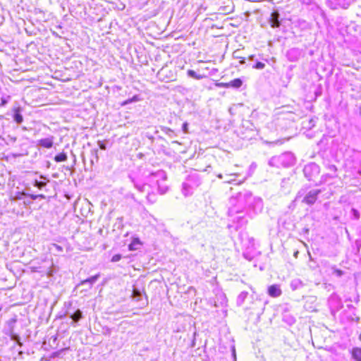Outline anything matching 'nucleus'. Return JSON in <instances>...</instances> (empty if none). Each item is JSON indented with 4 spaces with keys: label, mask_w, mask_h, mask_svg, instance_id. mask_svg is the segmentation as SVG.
I'll return each instance as SVG.
<instances>
[{
    "label": "nucleus",
    "mask_w": 361,
    "mask_h": 361,
    "mask_svg": "<svg viewBox=\"0 0 361 361\" xmlns=\"http://www.w3.org/2000/svg\"><path fill=\"white\" fill-rule=\"evenodd\" d=\"M237 201L239 207L233 206L228 209V215L232 216L235 213L241 212V208L247 207L250 209L252 210L255 213H260L264 208L263 200L261 197H255L249 191L240 192L238 194L236 197H232L230 202L233 204Z\"/></svg>",
    "instance_id": "f257e3e1"
},
{
    "label": "nucleus",
    "mask_w": 361,
    "mask_h": 361,
    "mask_svg": "<svg viewBox=\"0 0 361 361\" xmlns=\"http://www.w3.org/2000/svg\"><path fill=\"white\" fill-rule=\"evenodd\" d=\"M295 163V157L291 152H285L279 156L272 157L269 161V164L271 166L289 167Z\"/></svg>",
    "instance_id": "f03ea898"
},
{
    "label": "nucleus",
    "mask_w": 361,
    "mask_h": 361,
    "mask_svg": "<svg viewBox=\"0 0 361 361\" xmlns=\"http://www.w3.org/2000/svg\"><path fill=\"white\" fill-rule=\"evenodd\" d=\"M201 183L200 178L196 173L188 175L186 180L183 183L182 192L185 196L191 195L195 188Z\"/></svg>",
    "instance_id": "7ed1b4c3"
},
{
    "label": "nucleus",
    "mask_w": 361,
    "mask_h": 361,
    "mask_svg": "<svg viewBox=\"0 0 361 361\" xmlns=\"http://www.w3.org/2000/svg\"><path fill=\"white\" fill-rule=\"evenodd\" d=\"M152 176L154 177L157 180L158 190L160 194H165L168 190L166 185L164 184V182L166 180V174L164 171H158L155 173H152Z\"/></svg>",
    "instance_id": "20e7f679"
},
{
    "label": "nucleus",
    "mask_w": 361,
    "mask_h": 361,
    "mask_svg": "<svg viewBox=\"0 0 361 361\" xmlns=\"http://www.w3.org/2000/svg\"><path fill=\"white\" fill-rule=\"evenodd\" d=\"M68 307L65 311L64 313L61 314L59 315V318L63 319L66 316H69V317L72 319V324L77 323L82 317V312L80 310L78 309L76 310H73L71 308V303L68 304Z\"/></svg>",
    "instance_id": "39448f33"
},
{
    "label": "nucleus",
    "mask_w": 361,
    "mask_h": 361,
    "mask_svg": "<svg viewBox=\"0 0 361 361\" xmlns=\"http://www.w3.org/2000/svg\"><path fill=\"white\" fill-rule=\"evenodd\" d=\"M320 171L319 166L315 163H310L305 166L303 172L305 177L309 180H312Z\"/></svg>",
    "instance_id": "423d86ee"
},
{
    "label": "nucleus",
    "mask_w": 361,
    "mask_h": 361,
    "mask_svg": "<svg viewBox=\"0 0 361 361\" xmlns=\"http://www.w3.org/2000/svg\"><path fill=\"white\" fill-rule=\"evenodd\" d=\"M320 192L321 190L319 189H312L305 195L302 202L308 205H312L317 201Z\"/></svg>",
    "instance_id": "0eeeda50"
},
{
    "label": "nucleus",
    "mask_w": 361,
    "mask_h": 361,
    "mask_svg": "<svg viewBox=\"0 0 361 361\" xmlns=\"http://www.w3.org/2000/svg\"><path fill=\"white\" fill-rule=\"evenodd\" d=\"M269 23L272 28L279 27L281 25L280 14L278 11H274L269 19Z\"/></svg>",
    "instance_id": "6e6552de"
},
{
    "label": "nucleus",
    "mask_w": 361,
    "mask_h": 361,
    "mask_svg": "<svg viewBox=\"0 0 361 361\" xmlns=\"http://www.w3.org/2000/svg\"><path fill=\"white\" fill-rule=\"evenodd\" d=\"M54 144V137L42 138L37 141V145L47 149L51 148Z\"/></svg>",
    "instance_id": "1a4fd4ad"
},
{
    "label": "nucleus",
    "mask_w": 361,
    "mask_h": 361,
    "mask_svg": "<svg viewBox=\"0 0 361 361\" xmlns=\"http://www.w3.org/2000/svg\"><path fill=\"white\" fill-rule=\"evenodd\" d=\"M268 293L271 297L277 298L281 295L282 291L279 285L274 284L268 288Z\"/></svg>",
    "instance_id": "9d476101"
},
{
    "label": "nucleus",
    "mask_w": 361,
    "mask_h": 361,
    "mask_svg": "<svg viewBox=\"0 0 361 361\" xmlns=\"http://www.w3.org/2000/svg\"><path fill=\"white\" fill-rule=\"evenodd\" d=\"M132 298L135 301H137V302H141V304L142 305H145V304H147V301L146 300H143V295H142V292L137 289V288H133V293H132Z\"/></svg>",
    "instance_id": "9b49d317"
},
{
    "label": "nucleus",
    "mask_w": 361,
    "mask_h": 361,
    "mask_svg": "<svg viewBox=\"0 0 361 361\" xmlns=\"http://www.w3.org/2000/svg\"><path fill=\"white\" fill-rule=\"evenodd\" d=\"M142 243L138 238H133L131 243L128 245L129 250L134 251L140 249Z\"/></svg>",
    "instance_id": "f8f14e48"
},
{
    "label": "nucleus",
    "mask_w": 361,
    "mask_h": 361,
    "mask_svg": "<svg viewBox=\"0 0 361 361\" xmlns=\"http://www.w3.org/2000/svg\"><path fill=\"white\" fill-rule=\"evenodd\" d=\"M99 278V274H96L94 276H92L85 280H83L82 281H81L80 284L81 285H85V284H89V287L91 288L92 286L98 280V279Z\"/></svg>",
    "instance_id": "ddd939ff"
},
{
    "label": "nucleus",
    "mask_w": 361,
    "mask_h": 361,
    "mask_svg": "<svg viewBox=\"0 0 361 361\" xmlns=\"http://www.w3.org/2000/svg\"><path fill=\"white\" fill-rule=\"evenodd\" d=\"M20 111L21 110L19 107L14 109L13 119L18 124L21 123L23 121Z\"/></svg>",
    "instance_id": "4468645a"
},
{
    "label": "nucleus",
    "mask_w": 361,
    "mask_h": 361,
    "mask_svg": "<svg viewBox=\"0 0 361 361\" xmlns=\"http://www.w3.org/2000/svg\"><path fill=\"white\" fill-rule=\"evenodd\" d=\"M8 335L9 336L11 340L15 341L19 346L21 347L23 345L20 336L17 334L14 333L12 329L10 330Z\"/></svg>",
    "instance_id": "2eb2a0df"
},
{
    "label": "nucleus",
    "mask_w": 361,
    "mask_h": 361,
    "mask_svg": "<svg viewBox=\"0 0 361 361\" xmlns=\"http://www.w3.org/2000/svg\"><path fill=\"white\" fill-rule=\"evenodd\" d=\"M243 85V81L240 78H236L231 80L225 85V87H232L234 88H239Z\"/></svg>",
    "instance_id": "dca6fc26"
},
{
    "label": "nucleus",
    "mask_w": 361,
    "mask_h": 361,
    "mask_svg": "<svg viewBox=\"0 0 361 361\" xmlns=\"http://www.w3.org/2000/svg\"><path fill=\"white\" fill-rule=\"evenodd\" d=\"M352 357L356 361H361V348H353L351 351Z\"/></svg>",
    "instance_id": "f3484780"
},
{
    "label": "nucleus",
    "mask_w": 361,
    "mask_h": 361,
    "mask_svg": "<svg viewBox=\"0 0 361 361\" xmlns=\"http://www.w3.org/2000/svg\"><path fill=\"white\" fill-rule=\"evenodd\" d=\"M248 293L247 291H242L238 296L236 303L238 306H241L245 299L247 298Z\"/></svg>",
    "instance_id": "a211bd4d"
},
{
    "label": "nucleus",
    "mask_w": 361,
    "mask_h": 361,
    "mask_svg": "<svg viewBox=\"0 0 361 361\" xmlns=\"http://www.w3.org/2000/svg\"><path fill=\"white\" fill-rule=\"evenodd\" d=\"M67 159H68V157H67L66 154L64 152H61L55 156L54 161L56 162H61V161H66Z\"/></svg>",
    "instance_id": "6ab92c4d"
},
{
    "label": "nucleus",
    "mask_w": 361,
    "mask_h": 361,
    "mask_svg": "<svg viewBox=\"0 0 361 361\" xmlns=\"http://www.w3.org/2000/svg\"><path fill=\"white\" fill-rule=\"evenodd\" d=\"M283 320L289 325H292L295 322V319L290 314H284Z\"/></svg>",
    "instance_id": "aec40b11"
},
{
    "label": "nucleus",
    "mask_w": 361,
    "mask_h": 361,
    "mask_svg": "<svg viewBox=\"0 0 361 361\" xmlns=\"http://www.w3.org/2000/svg\"><path fill=\"white\" fill-rule=\"evenodd\" d=\"M187 73L189 77L196 80H200L203 78V75L197 74L196 72L193 70H188Z\"/></svg>",
    "instance_id": "412c9836"
},
{
    "label": "nucleus",
    "mask_w": 361,
    "mask_h": 361,
    "mask_svg": "<svg viewBox=\"0 0 361 361\" xmlns=\"http://www.w3.org/2000/svg\"><path fill=\"white\" fill-rule=\"evenodd\" d=\"M302 286V282L299 279H294L290 283V287L292 290H295Z\"/></svg>",
    "instance_id": "4be33fe9"
},
{
    "label": "nucleus",
    "mask_w": 361,
    "mask_h": 361,
    "mask_svg": "<svg viewBox=\"0 0 361 361\" xmlns=\"http://www.w3.org/2000/svg\"><path fill=\"white\" fill-rule=\"evenodd\" d=\"M243 256L247 260L251 261L255 256V253L252 252V250H246L245 252H243Z\"/></svg>",
    "instance_id": "5701e85b"
},
{
    "label": "nucleus",
    "mask_w": 361,
    "mask_h": 361,
    "mask_svg": "<svg viewBox=\"0 0 361 361\" xmlns=\"http://www.w3.org/2000/svg\"><path fill=\"white\" fill-rule=\"evenodd\" d=\"M140 100V98L137 95H135L133 96L132 98L130 99H128L127 100H126L124 102H123V105H126V104H130L132 102H137Z\"/></svg>",
    "instance_id": "b1692460"
},
{
    "label": "nucleus",
    "mask_w": 361,
    "mask_h": 361,
    "mask_svg": "<svg viewBox=\"0 0 361 361\" xmlns=\"http://www.w3.org/2000/svg\"><path fill=\"white\" fill-rule=\"evenodd\" d=\"M66 349H61V350H59L58 351L52 353L50 355L49 358L51 360V359H54L56 357H59L61 355V353L63 352Z\"/></svg>",
    "instance_id": "393cba45"
},
{
    "label": "nucleus",
    "mask_w": 361,
    "mask_h": 361,
    "mask_svg": "<svg viewBox=\"0 0 361 361\" xmlns=\"http://www.w3.org/2000/svg\"><path fill=\"white\" fill-rule=\"evenodd\" d=\"M46 185L47 183L45 182L38 180H35L34 183V186L38 188L39 189H42Z\"/></svg>",
    "instance_id": "a878e982"
},
{
    "label": "nucleus",
    "mask_w": 361,
    "mask_h": 361,
    "mask_svg": "<svg viewBox=\"0 0 361 361\" xmlns=\"http://www.w3.org/2000/svg\"><path fill=\"white\" fill-rule=\"evenodd\" d=\"M253 68L262 70L265 67V64L262 62H257L253 66Z\"/></svg>",
    "instance_id": "bb28decb"
},
{
    "label": "nucleus",
    "mask_w": 361,
    "mask_h": 361,
    "mask_svg": "<svg viewBox=\"0 0 361 361\" xmlns=\"http://www.w3.org/2000/svg\"><path fill=\"white\" fill-rule=\"evenodd\" d=\"M51 249H54L58 252H63V247L61 245L55 244V243L51 245Z\"/></svg>",
    "instance_id": "cd10ccee"
},
{
    "label": "nucleus",
    "mask_w": 361,
    "mask_h": 361,
    "mask_svg": "<svg viewBox=\"0 0 361 361\" xmlns=\"http://www.w3.org/2000/svg\"><path fill=\"white\" fill-rule=\"evenodd\" d=\"M135 186L140 192L145 191V189L146 188V185H142L138 183H135Z\"/></svg>",
    "instance_id": "c85d7f7f"
},
{
    "label": "nucleus",
    "mask_w": 361,
    "mask_h": 361,
    "mask_svg": "<svg viewBox=\"0 0 361 361\" xmlns=\"http://www.w3.org/2000/svg\"><path fill=\"white\" fill-rule=\"evenodd\" d=\"M121 255L120 254H116V255H114L112 258H111V262H118L121 260Z\"/></svg>",
    "instance_id": "c756f323"
},
{
    "label": "nucleus",
    "mask_w": 361,
    "mask_h": 361,
    "mask_svg": "<svg viewBox=\"0 0 361 361\" xmlns=\"http://www.w3.org/2000/svg\"><path fill=\"white\" fill-rule=\"evenodd\" d=\"M97 144H98V146L99 147V148L101 149H106V142L104 141H101V140H99L97 142Z\"/></svg>",
    "instance_id": "7c9ffc66"
},
{
    "label": "nucleus",
    "mask_w": 361,
    "mask_h": 361,
    "mask_svg": "<svg viewBox=\"0 0 361 361\" xmlns=\"http://www.w3.org/2000/svg\"><path fill=\"white\" fill-rule=\"evenodd\" d=\"M30 197L33 200H35L37 198H41V199L45 198V196L44 195H30Z\"/></svg>",
    "instance_id": "2f4dec72"
},
{
    "label": "nucleus",
    "mask_w": 361,
    "mask_h": 361,
    "mask_svg": "<svg viewBox=\"0 0 361 361\" xmlns=\"http://www.w3.org/2000/svg\"><path fill=\"white\" fill-rule=\"evenodd\" d=\"M351 213H352V214H353V215L354 216L355 219H359V217H360V213H359V212H358L357 209H355L353 208V209H351Z\"/></svg>",
    "instance_id": "473e14b6"
},
{
    "label": "nucleus",
    "mask_w": 361,
    "mask_h": 361,
    "mask_svg": "<svg viewBox=\"0 0 361 361\" xmlns=\"http://www.w3.org/2000/svg\"><path fill=\"white\" fill-rule=\"evenodd\" d=\"M10 99V97L8 96L7 97H2L1 98V106H4L6 105L8 102V99Z\"/></svg>",
    "instance_id": "72a5a7b5"
},
{
    "label": "nucleus",
    "mask_w": 361,
    "mask_h": 361,
    "mask_svg": "<svg viewBox=\"0 0 361 361\" xmlns=\"http://www.w3.org/2000/svg\"><path fill=\"white\" fill-rule=\"evenodd\" d=\"M188 123L187 122L183 123V124L182 126V129L185 133H188Z\"/></svg>",
    "instance_id": "f704fd0d"
},
{
    "label": "nucleus",
    "mask_w": 361,
    "mask_h": 361,
    "mask_svg": "<svg viewBox=\"0 0 361 361\" xmlns=\"http://www.w3.org/2000/svg\"><path fill=\"white\" fill-rule=\"evenodd\" d=\"M334 273L338 276H341L343 274V271L340 270V269H335L334 270Z\"/></svg>",
    "instance_id": "c9c22d12"
},
{
    "label": "nucleus",
    "mask_w": 361,
    "mask_h": 361,
    "mask_svg": "<svg viewBox=\"0 0 361 361\" xmlns=\"http://www.w3.org/2000/svg\"><path fill=\"white\" fill-rule=\"evenodd\" d=\"M232 357H233L234 361H236V353H235V349L234 346L232 348Z\"/></svg>",
    "instance_id": "e433bc0d"
},
{
    "label": "nucleus",
    "mask_w": 361,
    "mask_h": 361,
    "mask_svg": "<svg viewBox=\"0 0 361 361\" xmlns=\"http://www.w3.org/2000/svg\"><path fill=\"white\" fill-rule=\"evenodd\" d=\"M297 51H298V50H296V49H292V50H290V51H288V55L289 59H290V61H294V60H295L294 59L290 58V54H291L292 53H295V52H297Z\"/></svg>",
    "instance_id": "4c0bfd02"
},
{
    "label": "nucleus",
    "mask_w": 361,
    "mask_h": 361,
    "mask_svg": "<svg viewBox=\"0 0 361 361\" xmlns=\"http://www.w3.org/2000/svg\"><path fill=\"white\" fill-rule=\"evenodd\" d=\"M305 194V191L303 189L300 190L299 192H298V196L297 197L298 198L299 197Z\"/></svg>",
    "instance_id": "58836bf2"
},
{
    "label": "nucleus",
    "mask_w": 361,
    "mask_h": 361,
    "mask_svg": "<svg viewBox=\"0 0 361 361\" xmlns=\"http://www.w3.org/2000/svg\"><path fill=\"white\" fill-rule=\"evenodd\" d=\"M41 361H51V359L49 357V358H47V357H42L41 359Z\"/></svg>",
    "instance_id": "ea45409f"
},
{
    "label": "nucleus",
    "mask_w": 361,
    "mask_h": 361,
    "mask_svg": "<svg viewBox=\"0 0 361 361\" xmlns=\"http://www.w3.org/2000/svg\"><path fill=\"white\" fill-rule=\"evenodd\" d=\"M228 176H238L239 173H231L228 174Z\"/></svg>",
    "instance_id": "a19ab883"
},
{
    "label": "nucleus",
    "mask_w": 361,
    "mask_h": 361,
    "mask_svg": "<svg viewBox=\"0 0 361 361\" xmlns=\"http://www.w3.org/2000/svg\"><path fill=\"white\" fill-rule=\"evenodd\" d=\"M235 180L232 179V180H230V179H228V180L226 181V183H233L234 182Z\"/></svg>",
    "instance_id": "79ce46f5"
},
{
    "label": "nucleus",
    "mask_w": 361,
    "mask_h": 361,
    "mask_svg": "<svg viewBox=\"0 0 361 361\" xmlns=\"http://www.w3.org/2000/svg\"><path fill=\"white\" fill-rule=\"evenodd\" d=\"M226 83H219L217 85H218V86H219V87H225V85H226Z\"/></svg>",
    "instance_id": "37998d69"
},
{
    "label": "nucleus",
    "mask_w": 361,
    "mask_h": 361,
    "mask_svg": "<svg viewBox=\"0 0 361 361\" xmlns=\"http://www.w3.org/2000/svg\"><path fill=\"white\" fill-rule=\"evenodd\" d=\"M217 177H218L219 178H220V179H222V178H223V175H222L221 173H219V174L217 175Z\"/></svg>",
    "instance_id": "c03bdc74"
},
{
    "label": "nucleus",
    "mask_w": 361,
    "mask_h": 361,
    "mask_svg": "<svg viewBox=\"0 0 361 361\" xmlns=\"http://www.w3.org/2000/svg\"><path fill=\"white\" fill-rule=\"evenodd\" d=\"M168 131L170 132V133H173V131L172 130L169 129V128L168 129Z\"/></svg>",
    "instance_id": "a18cd8bd"
},
{
    "label": "nucleus",
    "mask_w": 361,
    "mask_h": 361,
    "mask_svg": "<svg viewBox=\"0 0 361 361\" xmlns=\"http://www.w3.org/2000/svg\"><path fill=\"white\" fill-rule=\"evenodd\" d=\"M40 178L45 179V177L44 176H40Z\"/></svg>",
    "instance_id": "49530a36"
},
{
    "label": "nucleus",
    "mask_w": 361,
    "mask_h": 361,
    "mask_svg": "<svg viewBox=\"0 0 361 361\" xmlns=\"http://www.w3.org/2000/svg\"><path fill=\"white\" fill-rule=\"evenodd\" d=\"M250 58V59L252 60L254 59V56H251Z\"/></svg>",
    "instance_id": "de8ad7c7"
},
{
    "label": "nucleus",
    "mask_w": 361,
    "mask_h": 361,
    "mask_svg": "<svg viewBox=\"0 0 361 361\" xmlns=\"http://www.w3.org/2000/svg\"><path fill=\"white\" fill-rule=\"evenodd\" d=\"M359 338L361 341V334L360 335Z\"/></svg>",
    "instance_id": "09e8293b"
},
{
    "label": "nucleus",
    "mask_w": 361,
    "mask_h": 361,
    "mask_svg": "<svg viewBox=\"0 0 361 361\" xmlns=\"http://www.w3.org/2000/svg\"><path fill=\"white\" fill-rule=\"evenodd\" d=\"M360 114H361V107H360Z\"/></svg>",
    "instance_id": "8fccbe9b"
}]
</instances>
